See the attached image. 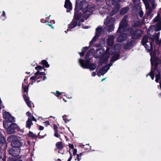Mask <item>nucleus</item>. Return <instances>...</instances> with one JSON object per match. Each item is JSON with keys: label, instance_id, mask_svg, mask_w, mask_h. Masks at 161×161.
Returning <instances> with one entry per match:
<instances>
[{"label": "nucleus", "instance_id": "53", "mask_svg": "<svg viewBox=\"0 0 161 161\" xmlns=\"http://www.w3.org/2000/svg\"><path fill=\"white\" fill-rule=\"evenodd\" d=\"M160 89H161V82H160Z\"/></svg>", "mask_w": 161, "mask_h": 161}, {"label": "nucleus", "instance_id": "52", "mask_svg": "<svg viewBox=\"0 0 161 161\" xmlns=\"http://www.w3.org/2000/svg\"><path fill=\"white\" fill-rule=\"evenodd\" d=\"M5 12L4 11H3V16H5Z\"/></svg>", "mask_w": 161, "mask_h": 161}, {"label": "nucleus", "instance_id": "42", "mask_svg": "<svg viewBox=\"0 0 161 161\" xmlns=\"http://www.w3.org/2000/svg\"><path fill=\"white\" fill-rule=\"evenodd\" d=\"M69 147L71 149H74V146L72 144H69Z\"/></svg>", "mask_w": 161, "mask_h": 161}, {"label": "nucleus", "instance_id": "32", "mask_svg": "<svg viewBox=\"0 0 161 161\" xmlns=\"http://www.w3.org/2000/svg\"><path fill=\"white\" fill-rule=\"evenodd\" d=\"M151 2V4L152 6V9H154L156 6V5L154 3V0H149Z\"/></svg>", "mask_w": 161, "mask_h": 161}, {"label": "nucleus", "instance_id": "54", "mask_svg": "<svg viewBox=\"0 0 161 161\" xmlns=\"http://www.w3.org/2000/svg\"><path fill=\"white\" fill-rule=\"evenodd\" d=\"M84 20L82 19H80V21L81 22H84Z\"/></svg>", "mask_w": 161, "mask_h": 161}, {"label": "nucleus", "instance_id": "38", "mask_svg": "<svg viewBox=\"0 0 161 161\" xmlns=\"http://www.w3.org/2000/svg\"><path fill=\"white\" fill-rule=\"evenodd\" d=\"M53 127L55 132L58 131V127L55 125H53Z\"/></svg>", "mask_w": 161, "mask_h": 161}, {"label": "nucleus", "instance_id": "46", "mask_svg": "<svg viewBox=\"0 0 161 161\" xmlns=\"http://www.w3.org/2000/svg\"><path fill=\"white\" fill-rule=\"evenodd\" d=\"M39 129L40 130H42L44 129V127L42 126L39 125Z\"/></svg>", "mask_w": 161, "mask_h": 161}, {"label": "nucleus", "instance_id": "31", "mask_svg": "<svg viewBox=\"0 0 161 161\" xmlns=\"http://www.w3.org/2000/svg\"><path fill=\"white\" fill-rule=\"evenodd\" d=\"M119 55L118 54H117L113 57L111 59V60L115 61L119 58Z\"/></svg>", "mask_w": 161, "mask_h": 161}, {"label": "nucleus", "instance_id": "24", "mask_svg": "<svg viewBox=\"0 0 161 161\" xmlns=\"http://www.w3.org/2000/svg\"><path fill=\"white\" fill-rule=\"evenodd\" d=\"M116 8L114 9L112 12L110 13V14L111 15H114L119 10V9L120 8L119 4H117L116 5Z\"/></svg>", "mask_w": 161, "mask_h": 161}, {"label": "nucleus", "instance_id": "16", "mask_svg": "<svg viewBox=\"0 0 161 161\" xmlns=\"http://www.w3.org/2000/svg\"><path fill=\"white\" fill-rule=\"evenodd\" d=\"M19 149H18L16 151L14 148H11L9 150V153L14 157H17L19 155Z\"/></svg>", "mask_w": 161, "mask_h": 161}, {"label": "nucleus", "instance_id": "39", "mask_svg": "<svg viewBox=\"0 0 161 161\" xmlns=\"http://www.w3.org/2000/svg\"><path fill=\"white\" fill-rule=\"evenodd\" d=\"M77 150L76 149H74L73 154L74 155H77Z\"/></svg>", "mask_w": 161, "mask_h": 161}, {"label": "nucleus", "instance_id": "1", "mask_svg": "<svg viewBox=\"0 0 161 161\" xmlns=\"http://www.w3.org/2000/svg\"><path fill=\"white\" fill-rule=\"evenodd\" d=\"M114 37L113 36H111L108 37L107 39V43L109 47H108L105 53H104V50L101 49L97 51V54L98 55L97 56L100 58V64L105 63L108 61V59L109 57V55L113 54L114 53L119 52L120 46L119 44L115 45L114 48L112 49V45L114 43Z\"/></svg>", "mask_w": 161, "mask_h": 161}, {"label": "nucleus", "instance_id": "59", "mask_svg": "<svg viewBox=\"0 0 161 161\" xmlns=\"http://www.w3.org/2000/svg\"><path fill=\"white\" fill-rule=\"evenodd\" d=\"M10 158H9V159H8V161H10Z\"/></svg>", "mask_w": 161, "mask_h": 161}, {"label": "nucleus", "instance_id": "34", "mask_svg": "<svg viewBox=\"0 0 161 161\" xmlns=\"http://www.w3.org/2000/svg\"><path fill=\"white\" fill-rule=\"evenodd\" d=\"M38 77V76L35 75V76H31L30 78V79L32 80H34L35 81L36 80L39 79Z\"/></svg>", "mask_w": 161, "mask_h": 161}, {"label": "nucleus", "instance_id": "13", "mask_svg": "<svg viewBox=\"0 0 161 161\" xmlns=\"http://www.w3.org/2000/svg\"><path fill=\"white\" fill-rule=\"evenodd\" d=\"M110 66L106 65L99 71H98V69H97V71L98 76L100 77L101 75H104L109 69Z\"/></svg>", "mask_w": 161, "mask_h": 161}, {"label": "nucleus", "instance_id": "7", "mask_svg": "<svg viewBox=\"0 0 161 161\" xmlns=\"http://www.w3.org/2000/svg\"><path fill=\"white\" fill-rule=\"evenodd\" d=\"M115 21L114 18H111L109 19L107 18V21L104 22L105 26L104 29L105 30L108 31L109 32L112 31L114 30V24Z\"/></svg>", "mask_w": 161, "mask_h": 161}, {"label": "nucleus", "instance_id": "56", "mask_svg": "<svg viewBox=\"0 0 161 161\" xmlns=\"http://www.w3.org/2000/svg\"><path fill=\"white\" fill-rule=\"evenodd\" d=\"M105 78H103L102 80V81H103V80H105Z\"/></svg>", "mask_w": 161, "mask_h": 161}, {"label": "nucleus", "instance_id": "14", "mask_svg": "<svg viewBox=\"0 0 161 161\" xmlns=\"http://www.w3.org/2000/svg\"><path fill=\"white\" fill-rule=\"evenodd\" d=\"M147 10L146 14L147 16L150 15L152 13V9L150 6L149 3L147 0H142Z\"/></svg>", "mask_w": 161, "mask_h": 161}, {"label": "nucleus", "instance_id": "44", "mask_svg": "<svg viewBox=\"0 0 161 161\" xmlns=\"http://www.w3.org/2000/svg\"><path fill=\"white\" fill-rule=\"evenodd\" d=\"M143 14H144V13L142 11H140V12L139 13V15L141 17H142V16H143Z\"/></svg>", "mask_w": 161, "mask_h": 161}, {"label": "nucleus", "instance_id": "4", "mask_svg": "<svg viewBox=\"0 0 161 161\" xmlns=\"http://www.w3.org/2000/svg\"><path fill=\"white\" fill-rule=\"evenodd\" d=\"M154 28L155 26H152L147 31V36H144L142 40L143 45L144 46L148 52H150L153 49V45L155 39L156 40V34L154 35V33H152V29Z\"/></svg>", "mask_w": 161, "mask_h": 161}, {"label": "nucleus", "instance_id": "5", "mask_svg": "<svg viewBox=\"0 0 161 161\" xmlns=\"http://www.w3.org/2000/svg\"><path fill=\"white\" fill-rule=\"evenodd\" d=\"M94 50L93 49H90L87 53L86 56V60L79 59V63L81 67L83 68L89 69L91 71H92L94 70L96 68V65L89 62V58L90 55H92Z\"/></svg>", "mask_w": 161, "mask_h": 161}, {"label": "nucleus", "instance_id": "21", "mask_svg": "<svg viewBox=\"0 0 161 161\" xmlns=\"http://www.w3.org/2000/svg\"><path fill=\"white\" fill-rule=\"evenodd\" d=\"M5 143V139L3 136L0 133V149L2 147L3 144Z\"/></svg>", "mask_w": 161, "mask_h": 161}, {"label": "nucleus", "instance_id": "58", "mask_svg": "<svg viewBox=\"0 0 161 161\" xmlns=\"http://www.w3.org/2000/svg\"><path fill=\"white\" fill-rule=\"evenodd\" d=\"M78 26H80V24L79 23L78 24Z\"/></svg>", "mask_w": 161, "mask_h": 161}, {"label": "nucleus", "instance_id": "40", "mask_svg": "<svg viewBox=\"0 0 161 161\" xmlns=\"http://www.w3.org/2000/svg\"><path fill=\"white\" fill-rule=\"evenodd\" d=\"M54 136H55L56 137H58V138L60 137V135L58 134V131L55 132Z\"/></svg>", "mask_w": 161, "mask_h": 161}, {"label": "nucleus", "instance_id": "26", "mask_svg": "<svg viewBox=\"0 0 161 161\" xmlns=\"http://www.w3.org/2000/svg\"><path fill=\"white\" fill-rule=\"evenodd\" d=\"M56 146L59 150H61L63 147L61 142H57L56 144Z\"/></svg>", "mask_w": 161, "mask_h": 161}, {"label": "nucleus", "instance_id": "27", "mask_svg": "<svg viewBox=\"0 0 161 161\" xmlns=\"http://www.w3.org/2000/svg\"><path fill=\"white\" fill-rule=\"evenodd\" d=\"M128 10V8L127 7H125L123 8L120 11V13L121 14H125Z\"/></svg>", "mask_w": 161, "mask_h": 161}, {"label": "nucleus", "instance_id": "41", "mask_svg": "<svg viewBox=\"0 0 161 161\" xmlns=\"http://www.w3.org/2000/svg\"><path fill=\"white\" fill-rule=\"evenodd\" d=\"M69 154L70 155V156L68 160V161H70L71 159H72V154H71V152L70 151V150H69Z\"/></svg>", "mask_w": 161, "mask_h": 161}, {"label": "nucleus", "instance_id": "49", "mask_svg": "<svg viewBox=\"0 0 161 161\" xmlns=\"http://www.w3.org/2000/svg\"><path fill=\"white\" fill-rule=\"evenodd\" d=\"M36 69H42V67L39 66V67H38L37 68L36 67Z\"/></svg>", "mask_w": 161, "mask_h": 161}, {"label": "nucleus", "instance_id": "50", "mask_svg": "<svg viewBox=\"0 0 161 161\" xmlns=\"http://www.w3.org/2000/svg\"><path fill=\"white\" fill-rule=\"evenodd\" d=\"M79 54L80 56H83L84 55V53L82 52L81 53H79Z\"/></svg>", "mask_w": 161, "mask_h": 161}, {"label": "nucleus", "instance_id": "9", "mask_svg": "<svg viewBox=\"0 0 161 161\" xmlns=\"http://www.w3.org/2000/svg\"><path fill=\"white\" fill-rule=\"evenodd\" d=\"M160 13H161V8L158 12L157 16L153 20L155 22H158L155 26V31H159L161 30V18L159 16Z\"/></svg>", "mask_w": 161, "mask_h": 161}, {"label": "nucleus", "instance_id": "51", "mask_svg": "<svg viewBox=\"0 0 161 161\" xmlns=\"http://www.w3.org/2000/svg\"><path fill=\"white\" fill-rule=\"evenodd\" d=\"M49 25L52 29H54V27L52 25L48 24Z\"/></svg>", "mask_w": 161, "mask_h": 161}, {"label": "nucleus", "instance_id": "35", "mask_svg": "<svg viewBox=\"0 0 161 161\" xmlns=\"http://www.w3.org/2000/svg\"><path fill=\"white\" fill-rule=\"evenodd\" d=\"M53 94H54L56 97H58L59 95H60L62 94V92H59L58 91H56L55 92H53Z\"/></svg>", "mask_w": 161, "mask_h": 161}, {"label": "nucleus", "instance_id": "37", "mask_svg": "<svg viewBox=\"0 0 161 161\" xmlns=\"http://www.w3.org/2000/svg\"><path fill=\"white\" fill-rule=\"evenodd\" d=\"M23 90L25 92H27L28 91V88L26 86H23Z\"/></svg>", "mask_w": 161, "mask_h": 161}, {"label": "nucleus", "instance_id": "20", "mask_svg": "<svg viewBox=\"0 0 161 161\" xmlns=\"http://www.w3.org/2000/svg\"><path fill=\"white\" fill-rule=\"evenodd\" d=\"M45 75V73L44 72H40L39 71H37V72L35 73V75L38 76V77L39 79L41 78V79H42L43 80H44L46 78V77L45 76H44L43 78H42L41 76L42 75Z\"/></svg>", "mask_w": 161, "mask_h": 161}, {"label": "nucleus", "instance_id": "47", "mask_svg": "<svg viewBox=\"0 0 161 161\" xmlns=\"http://www.w3.org/2000/svg\"><path fill=\"white\" fill-rule=\"evenodd\" d=\"M96 75V72H93L92 74V76H93V77L95 76Z\"/></svg>", "mask_w": 161, "mask_h": 161}, {"label": "nucleus", "instance_id": "62", "mask_svg": "<svg viewBox=\"0 0 161 161\" xmlns=\"http://www.w3.org/2000/svg\"><path fill=\"white\" fill-rule=\"evenodd\" d=\"M82 146H84V145H82Z\"/></svg>", "mask_w": 161, "mask_h": 161}, {"label": "nucleus", "instance_id": "15", "mask_svg": "<svg viewBox=\"0 0 161 161\" xmlns=\"http://www.w3.org/2000/svg\"><path fill=\"white\" fill-rule=\"evenodd\" d=\"M143 32L140 30H137L134 31L132 35V37L134 39H137L142 36Z\"/></svg>", "mask_w": 161, "mask_h": 161}, {"label": "nucleus", "instance_id": "43", "mask_svg": "<svg viewBox=\"0 0 161 161\" xmlns=\"http://www.w3.org/2000/svg\"><path fill=\"white\" fill-rule=\"evenodd\" d=\"M44 123L45 124V125L46 126H47V125H49V123L48 121H47L45 122Z\"/></svg>", "mask_w": 161, "mask_h": 161}, {"label": "nucleus", "instance_id": "48", "mask_svg": "<svg viewBox=\"0 0 161 161\" xmlns=\"http://www.w3.org/2000/svg\"><path fill=\"white\" fill-rule=\"evenodd\" d=\"M128 46V44H127V45H125L124 46V48L125 49H127L129 48V47H127Z\"/></svg>", "mask_w": 161, "mask_h": 161}, {"label": "nucleus", "instance_id": "3", "mask_svg": "<svg viewBox=\"0 0 161 161\" xmlns=\"http://www.w3.org/2000/svg\"><path fill=\"white\" fill-rule=\"evenodd\" d=\"M88 6L87 2L86 0L82 1H77L75 5L74 18L76 20H79L81 17L80 13L78 12L81 9L84 11L83 16L86 19H87L92 13V8H87Z\"/></svg>", "mask_w": 161, "mask_h": 161}, {"label": "nucleus", "instance_id": "30", "mask_svg": "<svg viewBox=\"0 0 161 161\" xmlns=\"http://www.w3.org/2000/svg\"><path fill=\"white\" fill-rule=\"evenodd\" d=\"M67 116L66 115H64L63 116L62 118L64 120V121L65 123H67L70 120V119H68L67 118Z\"/></svg>", "mask_w": 161, "mask_h": 161}, {"label": "nucleus", "instance_id": "60", "mask_svg": "<svg viewBox=\"0 0 161 161\" xmlns=\"http://www.w3.org/2000/svg\"><path fill=\"white\" fill-rule=\"evenodd\" d=\"M39 81H40V80H38V81H37V82H39Z\"/></svg>", "mask_w": 161, "mask_h": 161}, {"label": "nucleus", "instance_id": "25", "mask_svg": "<svg viewBox=\"0 0 161 161\" xmlns=\"http://www.w3.org/2000/svg\"><path fill=\"white\" fill-rule=\"evenodd\" d=\"M159 35V32H158L156 34V43L157 44L161 45V39L160 41H159L158 40Z\"/></svg>", "mask_w": 161, "mask_h": 161}, {"label": "nucleus", "instance_id": "45", "mask_svg": "<svg viewBox=\"0 0 161 161\" xmlns=\"http://www.w3.org/2000/svg\"><path fill=\"white\" fill-rule=\"evenodd\" d=\"M87 47H84L82 50V51L84 53L85 51L87 49Z\"/></svg>", "mask_w": 161, "mask_h": 161}, {"label": "nucleus", "instance_id": "23", "mask_svg": "<svg viewBox=\"0 0 161 161\" xmlns=\"http://www.w3.org/2000/svg\"><path fill=\"white\" fill-rule=\"evenodd\" d=\"M77 23V21L73 20L69 25V28L72 29L75 27L76 26Z\"/></svg>", "mask_w": 161, "mask_h": 161}, {"label": "nucleus", "instance_id": "18", "mask_svg": "<svg viewBox=\"0 0 161 161\" xmlns=\"http://www.w3.org/2000/svg\"><path fill=\"white\" fill-rule=\"evenodd\" d=\"M126 38V35L125 33H122L117 38V41L120 42L125 40Z\"/></svg>", "mask_w": 161, "mask_h": 161}, {"label": "nucleus", "instance_id": "17", "mask_svg": "<svg viewBox=\"0 0 161 161\" xmlns=\"http://www.w3.org/2000/svg\"><path fill=\"white\" fill-rule=\"evenodd\" d=\"M64 7L67 9V12H69L72 9V5L69 0H65Z\"/></svg>", "mask_w": 161, "mask_h": 161}, {"label": "nucleus", "instance_id": "22", "mask_svg": "<svg viewBox=\"0 0 161 161\" xmlns=\"http://www.w3.org/2000/svg\"><path fill=\"white\" fill-rule=\"evenodd\" d=\"M33 125L31 118H28V120L26 122V127L30 128L31 125Z\"/></svg>", "mask_w": 161, "mask_h": 161}, {"label": "nucleus", "instance_id": "2", "mask_svg": "<svg viewBox=\"0 0 161 161\" xmlns=\"http://www.w3.org/2000/svg\"><path fill=\"white\" fill-rule=\"evenodd\" d=\"M156 52V51H155L153 53H150L151 70L149 75L152 80H153L154 75L155 74V81L158 82L160 77V70L158 64H161V60L157 58Z\"/></svg>", "mask_w": 161, "mask_h": 161}, {"label": "nucleus", "instance_id": "29", "mask_svg": "<svg viewBox=\"0 0 161 161\" xmlns=\"http://www.w3.org/2000/svg\"><path fill=\"white\" fill-rule=\"evenodd\" d=\"M42 64L46 68H48L49 66V64L46 60H43L42 61Z\"/></svg>", "mask_w": 161, "mask_h": 161}, {"label": "nucleus", "instance_id": "10", "mask_svg": "<svg viewBox=\"0 0 161 161\" xmlns=\"http://www.w3.org/2000/svg\"><path fill=\"white\" fill-rule=\"evenodd\" d=\"M11 146L14 148H19L23 145L21 138L19 137H15L14 140L12 141L11 144Z\"/></svg>", "mask_w": 161, "mask_h": 161}, {"label": "nucleus", "instance_id": "61", "mask_svg": "<svg viewBox=\"0 0 161 161\" xmlns=\"http://www.w3.org/2000/svg\"><path fill=\"white\" fill-rule=\"evenodd\" d=\"M31 84H32H32H33V83H32H32H31Z\"/></svg>", "mask_w": 161, "mask_h": 161}, {"label": "nucleus", "instance_id": "11", "mask_svg": "<svg viewBox=\"0 0 161 161\" xmlns=\"http://www.w3.org/2000/svg\"><path fill=\"white\" fill-rule=\"evenodd\" d=\"M8 127L7 128V131L9 134H13L15 130L18 128V126L17 124L15 123H12L10 126H9L8 123L7 124Z\"/></svg>", "mask_w": 161, "mask_h": 161}, {"label": "nucleus", "instance_id": "12", "mask_svg": "<svg viewBox=\"0 0 161 161\" xmlns=\"http://www.w3.org/2000/svg\"><path fill=\"white\" fill-rule=\"evenodd\" d=\"M102 28L101 27H98L96 29L95 35L93 37L92 40L90 42V44H93L95 42L96 39L99 37L101 32Z\"/></svg>", "mask_w": 161, "mask_h": 161}, {"label": "nucleus", "instance_id": "19", "mask_svg": "<svg viewBox=\"0 0 161 161\" xmlns=\"http://www.w3.org/2000/svg\"><path fill=\"white\" fill-rule=\"evenodd\" d=\"M23 97L27 105L29 107H31V104H32L31 101L29 100V98L25 95H23Z\"/></svg>", "mask_w": 161, "mask_h": 161}, {"label": "nucleus", "instance_id": "55", "mask_svg": "<svg viewBox=\"0 0 161 161\" xmlns=\"http://www.w3.org/2000/svg\"><path fill=\"white\" fill-rule=\"evenodd\" d=\"M83 28H85V29H87L89 27H83Z\"/></svg>", "mask_w": 161, "mask_h": 161}, {"label": "nucleus", "instance_id": "8", "mask_svg": "<svg viewBox=\"0 0 161 161\" xmlns=\"http://www.w3.org/2000/svg\"><path fill=\"white\" fill-rule=\"evenodd\" d=\"M127 16L126 15L124 16L123 18L120 23L119 29L118 30V32L121 33L125 31L126 28L127 27V24L126 20Z\"/></svg>", "mask_w": 161, "mask_h": 161}, {"label": "nucleus", "instance_id": "33", "mask_svg": "<svg viewBox=\"0 0 161 161\" xmlns=\"http://www.w3.org/2000/svg\"><path fill=\"white\" fill-rule=\"evenodd\" d=\"M81 153L79 154H77V159H75V160H77L78 161H80V159L81 158Z\"/></svg>", "mask_w": 161, "mask_h": 161}, {"label": "nucleus", "instance_id": "57", "mask_svg": "<svg viewBox=\"0 0 161 161\" xmlns=\"http://www.w3.org/2000/svg\"><path fill=\"white\" fill-rule=\"evenodd\" d=\"M63 100L65 102H66V101L64 99Z\"/></svg>", "mask_w": 161, "mask_h": 161}, {"label": "nucleus", "instance_id": "28", "mask_svg": "<svg viewBox=\"0 0 161 161\" xmlns=\"http://www.w3.org/2000/svg\"><path fill=\"white\" fill-rule=\"evenodd\" d=\"M26 114L27 116H28V118H31V119L32 118V120L35 121V122L36 121V119H35V118L32 116V114L29 112H28L26 113Z\"/></svg>", "mask_w": 161, "mask_h": 161}, {"label": "nucleus", "instance_id": "6", "mask_svg": "<svg viewBox=\"0 0 161 161\" xmlns=\"http://www.w3.org/2000/svg\"><path fill=\"white\" fill-rule=\"evenodd\" d=\"M3 117L5 119V120L3 122V126L5 128H7L8 127L7 124L9 123L14 121V118L11 116V115L8 112H3Z\"/></svg>", "mask_w": 161, "mask_h": 161}, {"label": "nucleus", "instance_id": "36", "mask_svg": "<svg viewBox=\"0 0 161 161\" xmlns=\"http://www.w3.org/2000/svg\"><path fill=\"white\" fill-rule=\"evenodd\" d=\"M28 136L31 137H34L35 136V135L32 132L30 131L28 134Z\"/></svg>", "mask_w": 161, "mask_h": 161}]
</instances>
